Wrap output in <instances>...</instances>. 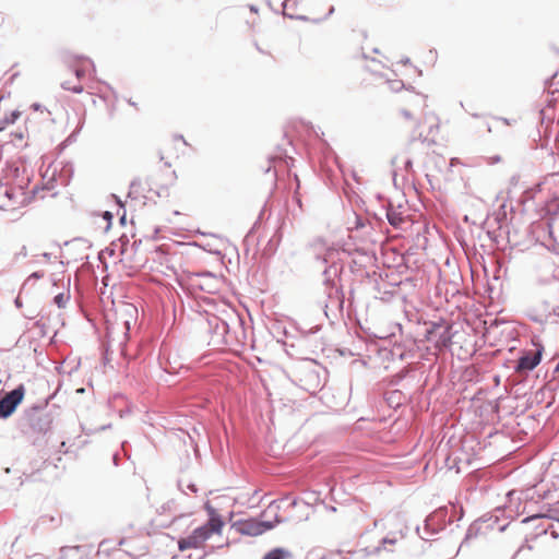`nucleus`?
I'll use <instances>...</instances> for the list:
<instances>
[{"mask_svg": "<svg viewBox=\"0 0 559 559\" xmlns=\"http://www.w3.org/2000/svg\"><path fill=\"white\" fill-rule=\"evenodd\" d=\"M314 246L319 248L316 253V261L324 265L322 272L323 285L329 304L342 309L344 296L338 282L343 272V263L340 259V252L334 247L326 246L322 239L317 240Z\"/></svg>", "mask_w": 559, "mask_h": 559, "instance_id": "nucleus-1", "label": "nucleus"}, {"mask_svg": "<svg viewBox=\"0 0 559 559\" xmlns=\"http://www.w3.org/2000/svg\"><path fill=\"white\" fill-rule=\"evenodd\" d=\"M204 510L207 514L206 523L195 527L189 535L178 540L180 551L204 548L206 542L214 535L223 534L225 522L218 510L210 501L204 503Z\"/></svg>", "mask_w": 559, "mask_h": 559, "instance_id": "nucleus-2", "label": "nucleus"}, {"mask_svg": "<svg viewBox=\"0 0 559 559\" xmlns=\"http://www.w3.org/2000/svg\"><path fill=\"white\" fill-rule=\"evenodd\" d=\"M452 324L440 318L438 321L425 322L424 340L432 343L437 349L448 348L452 344Z\"/></svg>", "mask_w": 559, "mask_h": 559, "instance_id": "nucleus-3", "label": "nucleus"}, {"mask_svg": "<svg viewBox=\"0 0 559 559\" xmlns=\"http://www.w3.org/2000/svg\"><path fill=\"white\" fill-rule=\"evenodd\" d=\"M281 522L282 520L280 515L275 513L273 520H260L257 518L239 519L233 522L231 528L240 535L258 537L265 532L273 530Z\"/></svg>", "mask_w": 559, "mask_h": 559, "instance_id": "nucleus-4", "label": "nucleus"}, {"mask_svg": "<svg viewBox=\"0 0 559 559\" xmlns=\"http://www.w3.org/2000/svg\"><path fill=\"white\" fill-rule=\"evenodd\" d=\"M207 331L211 334V342L214 345H231L228 340V319L227 308L223 309L219 314L206 313Z\"/></svg>", "mask_w": 559, "mask_h": 559, "instance_id": "nucleus-5", "label": "nucleus"}, {"mask_svg": "<svg viewBox=\"0 0 559 559\" xmlns=\"http://www.w3.org/2000/svg\"><path fill=\"white\" fill-rule=\"evenodd\" d=\"M24 417L28 426L38 433H46L50 430L53 416L41 406H33L25 411Z\"/></svg>", "mask_w": 559, "mask_h": 559, "instance_id": "nucleus-6", "label": "nucleus"}, {"mask_svg": "<svg viewBox=\"0 0 559 559\" xmlns=\"http://www.w3.org/2000/svg\"><path fill=\"white\" fill-rule=\"evenodd\" d=\"M228 319V340L231 341V345L245 344L247 340V332L245 329V319L235 309L227 308Z\"/></svg>", "mask_w": 559, "mask_h": 559, "instance_id": "nucleus-7", "label": "nucleus"}, {"mask_svg": "<svg viewBox=\"0 0 559 559\" xmlns=\"http://www.w3.org/2000/svg\"><path fill=\"white\" fill-rule=\"evenodd\" d=\"M24 395L25 388L23 384H20L15 389L5 392L0 397V418L5 419L10 417L22 403Z\"/></svg>", "mask_w": 559, "mask_h": 559, "instance_id": "nucleus-8", "label": "nucleus"}, {"mask_svg": "<svg viewBox=\"0 0 559 559\" xmlns=\"http://www.w3.org/2000/svg\"><path fill=\"white\" fill-rule=\"evenodd\" d=\"M536 349L524 352L514 366V370L519 373L534 370L542 360L544 346L540 343H533Z\"/></svg>", "mask_w": 559, "mask_h": 559, "instance_id": "nucleus-9", "label": "nucleus"}, {"mask_svg": "<svg viewBox=\"0 0 559 559\" xmlns=\"http://www.w3.org/2000/svg\"><path fill=\"white\" fill-rule=\"evenodd\" d=\"M301 378L299 381L301 382V388L308 391L309 393H314L322 386V382L319 376L318 370L314 367H304L300 369Z\"/></svg>", "mask_w": 559, "mask_h": 559, "instance_id": "nucleus-10", "label": "nucleus"}, {"mask_svg": "<svg viewBox=\"0 0 559 559\" xmlns=\"http://www.w3.org/2000/svg\"><path fill=\"white\" fill-rule=\"evenodd\" d=\"M215 282V276L210 272L194 273L189 277V285L192 289L212 293L214 288L211 283Z\"/></svg>", "mask_w": 559, "mask_h": 559, "instance_id": "nucleus-11", "label": "nucleus"}, {"mask_svg": "<svg viewBox=\"0 0 559 559\" xmlns=\"http://www.w3.org/2000/svg\"><path fill=\"white\" fill-rule=\"evenodd\" d=\"M542 311H537V309L532 308L527 311V317L531 321L539 324H546L550 322L551 314H550V306L549 302L544 300L540 305Z\"/></svg>", "mask_w": 559, "mask_h": 559, "instance_id": "nucleus-12", "label": "nucleus"}, {"mask_svg": "<svg viewBox=\"0 0 559 559\" xmlns=\"http://www.w3.org/2000/svg\"><path fill=\"white\" fill-rule=\"evenodd\" d=\"M348 253H357L367 262H371L374 259V248L372 243H364L361 246H355L353 249H347Z\"/></svg>", "mask_w": 559, "mask_h": 559, "instance_id": "nucleus-13", "label": "nucleus"}, {"mask_svg": "<svg viewBox=\"0 0 559 559\" xmlns=\"http://www.w3.org/2000/svg\"><path fill=\"white\" fill-rule=\"evenodd\" d=\"M386 218L390 225L393 227H400L404 222L402 214L394 210L392 206L386 210Z\"/></svg>", "mask_w": 559, "mask_h": 559, "instance_id": "nucleus-14", "label": "nucleus"}, {"mask_svg": "<svg viewBox=\"0 0 559 559\" xmlns=\"http://www.w3.org/2000/svg\"><path fill=\"white\" fill-rule=\"evenodd\" d=\"M290 552L284 548H274L269 551L263 559H289Z\"/></svg>", "mask_w": 559, "mask_h": 559, "instance_id": "nucleus-15", "label": "nucleus"}, {"mask_svg": "<svg viewBox=\"0 0 559 559\" xmlns=\"http://www.w3.org/2000/svg\"><path fill=\"white\" fill-rule=\"evenodd\" d=\"M539 119L542 123H546V126L552 123L554 121V108L550 105H547L545 108L539 110Z\"/></svg>", "mask_w": 559, "mask_h": 559, "instance_id": "nucleus-16", "label": "nucleus"}, {"mask_svg": "<svg viewBox=\"0 0 559 559\" xmlns=\"http://www.w3.org/2000/svg\"><path fill=\"white\" fill-rule=\"evenodd\" d=\"M403 394L399 390L391 391L386 394V402L390 406H399L402 404Z\"/></svg>", "mask_w": 559, "mask_h": 559, "instance_id": "nucleus-17", "label": "nucleus"}, {"mask_svg": "<svg viewBox=\"0 0 559 559\" xmlns=\"http://www.w3.org/2000/svg\"><path fill=\"white\" fill-rule=\"evenodd\" d=\"M269 162L271 164H274L276 162H284L285 165L288 167L290 165V163H293V158L290 156H288L286 154V152L281 151L278 154H276L274 156H270Z\"/></svg>", "mask_w": 559, "mask_h": 559, "instance_id": "nucleus-18", "label": "nucleus"}, {"mask_svg": "<svg viewBox=\"0 0 559 559\" xmlns=\"http://www.w3.org/2000/svg\"><path fill=\"white\" fill-rule=\"evenodd\" d=\"M295 3H296V0H284V2H283L284 15L288 16L289 19L306 21L307 17L305 15H294V14L287 12V10L289 8H292L293 5H295Z\"/></svg>", "mask_w": 559, "mask_h": 559, "instance_id": "nucleus-19", "label": "nucleus"}, {"mask_svg": "<svg viewBox=\"0 0 559 559\" xmlns=\"http://www.w3.org/2000/svg\"><path fill=\"white\" fill-rule=\"evenodd\" d=\"M459 459V456H443L444 465L449 469H455V473H460Z\"/></svg>", "mask_w": 559, "mask_h": 559, "instance_id": "nucleus-20", "label": "nucleus"}, {"mask_svg": "<svg viewBox=\"0 0 559 559\" xmlns=\"http://www.w3.org/2000/svg\"><path fill=\"white\" fill-rule=\"evenodd\" d=\"M20 116H21V111L13 110V111H11L10 115H7L4 118H2L1 121L3 123L4 129L9 124H13L20 118Z\"/></svg>", "mask_w": 559, "mask_h": 559, "instance_id": "nucleus-21", "label": "nucleus"}, {"mask_svg": "<svg viewBox=\"0 0 559 559\" xmlns=\"http://www.w3.org/2000/svg\"><path fill=\"white\" fill-rule=\"evenodd\" d=\"M70 300V294L60 293L55 296L53 302L57 305L58 308H64Z\"/></svg>", "mask_w": 559, "mask_h": 559, "instance_id": "nucleus-22", "label": "nucleus"}, {"mask_svg": "<svg viewBox=\"0 0 559 559\" xmlns=\"http://www.w3.org/2000/svg\"><path fill=\"white\" fill-rule=\"evenodd\" d=\"M61 87L66 91H71L75 94H81L83 92V86L81 84L71 85L69 81H66L61 84Z\"/></svg>", "mask_w": 559, "mask_h": 559, "instance_id": "nucleus-23", "label": "nucleus"}, {"mask_svg": "<svg viewBox=\"0 0 559 559\" xmlns=\"http://www.w3.org/2000/svg\"><path fill=\"white\" fill-rule=\"evenodd\" d=\"M141 187V181L139 179H134L130 183V190L128 193L129 198H136L138 189Z\"/></svg>", "mask_w": 559, "mask_h": 559, "instance_id": "nucleus-24", "label": "nucleus"}, {"mask_svg": "<svg viewBox=\"0 0 559 559\" xmlns=\"http://www.w3.org/2000/svg\"><path fill=\"white\" fill-rule=\"evenodd\" d=\"M45 275L44 271L33 272L24 282L23 286L29 285L33 281L40 280Z\"/></svg>", "mask_w": 559, "mask_h": 559, "instance_id": "nucleus-25", "label": "nucleus"}, {"mask_svg": "<svg viewBox=\"0 0 559 559\" xmlns=\"http://www.w3.org/2000/svg\"><path fill=\"white\" fill-rule=\"evenodd\" d=\"M550 314H551L550 322L559 323V307L552 308V310L550 311Z\"/></svg>", "mask_w": 559, "mask_h": 559, "instance_id": "nucleus-26", "label": "nucleus"}, {"mask_svg": "<svg viewBox=\"0 0 559 559\" xmlns=\"http://www.w3.org/2000/svg\"><path fill=\"white\" fill-rule=\"evenodd\" d=\"M390 87L392 91L397 92L404 87V83L402 81H393L391 82Z\"/></svg>", "mask_w": 559, "mask_h": 559, "instance_id": "nucleus-27", "label": "nucleus"}, {"mask_svg": "<svg viewBox=\"0 0 559 559\" xmlns=\"http://www.w3.org/2000/svg\"><path fill=\"white\" fill-rule=\"evenodd\" d=\"M103 218H104L105 221H107V227H106V228L108 229V228L110 227V225H111V221H112V218H114L112 213H111V212H109V211H105V212L103 213Z\"/></svg>", "mask_w": 559, "mask_h": 559, "instance_id": "nucleus-28", "label": "nucleus"}, {"mask_svg": "<svg viewBox=\"0 0 559 559\" xmlns=\"http://www.w3.org/2000/svg\"><path fill=\"white\" fill-rule=\"evenodd\" d=\"M74 74L80 80L85 76L86 72H85L84 68H82L81 66H78L74 70Z\"/></svg>", "mask_w": 559, "mask_h": 559, "instance_id": "nucleus-29", "label": "nucleus"}, {"mask_svg": "<svg viewBox=\"0 0 559 559\" xmlns=\"http://www.w3.org/2000/svg\"><path fill=\"white\" fill-rule=\"evenodd\" d=\"M548 233H549L550 238H552L554 241L557 242L558 241L557 230L555 229V227L551 224H548Z\"/></svg>", "mask_w": 559, "mask_h": 559, "instance_id": "nucleus-30", "label": "nucleus"}, {"mask_svg": "<svg viewBox=\"0 0 559 559\" xmlns=\"http://www.w3.org/2000/svg\"><path fill=\"white\" fill-rule=\"evenodd\" d=\"M76 59H78V61H85V62H87L91 66L92 71L95 72V64H94V62L91 59L82 57V56L76 57Z\"/></svg>", "mask_w": 559, "mask_h": 559, "instance_id": "nucleus-31", "label": "nucleus"}, {"mask_svg": "<svg viewBox=\"0 0 559 559\" xmlns=\"http://www.w3.org/2000/svg\"><path fill=\"white\" fill-rule=\"evenodd\" d=\"M119 240L121 241V253L123 254L126 251L124 246L129 242V239L126 236H121Z\"/></svg>", "mask_w": 559, "mask_h": 559, "instance_id": "nucleus-32", "label": "nucleus"}, {"mask_svg": "<svg viewBox=\"0 0 559 559\" xmlns=\"http://www.w3.org/2000/svg\"><path fill=\"white\" fill-rule=\"evenodd\" d=\"M16 259H19L20 257H27V249H26V246H22L21 250L16 253Z\"/></svg>", "mask_w": 559, "mask_h": 559, "instance_id": "nucleus-33", "label": "nucleus"}, {"mask_svg": "<svg viewBox=\"0 0 559 559\" xmlns=\"http://www.w3.org/2000/svg\"><path fill=\"white\" fill-rule=\"evenodd\" d=\"M111 198L115 200V202L122 209H124V204L122 203V201L120 200L119 197H117L116 194H111Z\"/></svg>", "mask_w": 559, "mask_h": 559, "instance_id": "nucleus-34", "label": "nucleus"}, {"mask_svg": "<svg viewBox=\"0 0 559 559\" xmlns=\"http://www.w3.org/2000/svg\"><path fill=\"white\" fill-rule=\"evenodd\" d=\"M401 114L404 118L406 119H412L413 118V115L411 114V111L406 110V109H402L401 110Z\"/></svg>", "mask_w": 559, "mask_h": 559, "instance_id": "nucleus-35", "label": "nucleus"}, {"mask_svg": "<svg viewBox=\"0 0 559 559\" xmlns=\"http://www.w3.org/2000/svg\"><path fill=\"white\" fill-rule=\"evenodd\" d=\"M404 167H405V170H406V171L411 170V169H412V167H413V162H412V159H409V158H408V159H406Z\"/></svg>", "mask_w": 559, "mask_h": 559, "instance_id": "nucleus-36", "label": "nucleus"}, {"mask_svg": "<svg viewBox=\"0 0 559 559\" xmlns=\"http://www.w3.org/2000/svg\"><path fill=\"white\" fill-rule=\"evenodd\" d=\"M41 255H43V258H44L45 260H47V261H50V260H51V253H49V252H44Z\"/></svg>", "mask_w": 559, "mask_h": 559, "instance_id": "nucleus-37", "label": "nucleus"}, {"mask_svg": "<svg viewBox=\"0 0 559 559\" xmlns=\"http://www.w3.org/2000/svg\"><path fill=\"white\" fill-rule=\"evenodd\" d=\"M119 221H120V223H121L122 225H124V224H126V211H124V210H123V213H122V215L120 216Z\"/></svg>", "mask_w": 559, "mask_h": 559, "instance_id": "nucleus-38", "label": "nucleus"}, {"mask_svg": "<svg viewBox=\"0 0 559 559\" xmlns=\"http://www.w3.org/2000/svg\"><path fill=\"white\" fill-rule=\"evenodd\" d=\"M499 120H501L503 123L510 126L511 124V121L508 119V118H498Z\"/></svg>", "mask_w": 559, "mask_h": 559, "instance_id": "nucleus-39", "label": "nucleus"}, {"mask_svg": "<svg viewBox=\"0 0 559 559\" xmlns=\"http://www.w3.org/2000/svg\"><path fill=\"white\" fill-rule=\"evenodd\" d=\"M556 209L552 210V206L549 207V211H552L554 213H557L559 211V205L555 204Z\"/></svg>", "mask_w": 559, "mask_h": 559, "instance_id": "nucleus-40", "label": "nucleus"}, {"mask_svg": "<svg viewBox=\"0 0 559 559\" xmlns=\"http://www.w3.org/2000/svg\"><path fill=\"white\" fill-rule=\"evenodd\" d=\"M364 224L361 223L360 218L357 217L356 227H362Z\"/></svg>", "mask_w": 559, "mask_h": 559, "instance_id": "nucleus-41", "label": "nucleus"}, {"mask_svg": "<svg viewBox=\"0 0 559 559\" xmlns=\"http://www.w3.org/2000/svg\"><path fill=\"white\" fill-rule=\"evenodd\" d=\"M386 543H389V544H394V543H395V540H394V539H388V538H384V539H383V544H386Z\"/></svg>", "mask_w": 559, "mask_h": 559, "instance_id": "nucleus-42", "label": "nucleus"}, {"mask_svg": "<svg viewBox=\"0 0 559 559\" xmlns=\"http://www.w3.org/2000/svg\"><path fill=\"white\" fill-rule=\"evenodd\" d=\"M559 373V362L556 365L554 369V374Z\"/></svg>", "mask_w": 559, "mask_h": 559, "instance_id": "nucleus-43", "label": "nucleus"}, {"mask_svg": "<svg viewBox=\"0 0 559 559\" xmlns=\"http://www.w3.org/2000/svg\"><path fill=\"white\" fill-rule=\"evenodd\" d=\"M15 305H16V307H21V301L19 298L15 299Z\"/></svg>", "mask_w": 559, "mask_h": 559, "instance_id": "nucleus-44", "label": "nucleus"}, {"mask_svg": "<svg viewBox=\"0 0 559 559\" xmlns=\"http://www.w3.org/2000/svg\"><path fill=\"white\" fill-rule=\"evenodd\" d=\"M333 12H334V7H331L330 10H329L328 15H331Z\"/></svg>", "mask_w": 559, "mask_h": 559, "instance_id": "nucleus-45", "label": "nucleus"}, {"mask_svg": "<svg viewBox=\"0 0 559 559\" xmlns=\"http://www.w3.org/2000/svg\"><path fill=\"white\" fill-rule=\"evenodd\" d=\"M250 10H251V11H253V12H257V11H258L257 7H254V5H251V7H250Z\"/></svg>", "mask_w": 559, "mask_h": 559, "instance_id": "nucleus-46", "label": "nucleus"}, {"mask_svg": "<svg viewBox=\"0 0 559 559\" xmlns=\"http://www.w3.org/2000/svg\"><path fill=\"white\" fill-rule=\"evenodd\" d=\"M399 357H400L401 359H404V358L406 357V355H405L404 353H402V354H399Z\"/></svg>", "mask_w": 559, "mask_h": 559, "instance_id": "nucleus-47", "label": "nucleus"}, {"mask_svg": "<svg viewBox=\"0 0 559 559\" xmlns=\"http://www.w3.org/2000/svg\"><path fill=\"white\" fill-rule=\"evenodd\" d=\"M17 75H19V73H14V74H12V76H11V81H13Z\"/></svg>", "mask_w": 559, "mask_h": 559, "instance_id": "nucleus-48", "label": "nucleus"}, {"mask_svg": "<svg viewBox=\"0 0 559 559\" xmlns=\"http://www.w3.org/2000/svg\"><path fill=\"white\" fill-rule=\"evenodd\" d=\"M193 432L200 436L199 429H197L195 427L193 428Z\"/></svg>", "mask_w": 559, "mask_h": 559, "instance_id": "nucleus-49", "label": "nucleus"}, {"mask_svg": "<svg viewBox=\"0 0 559 559\" xmlns=\"http://www.w3.org/2000/svg\"><path fill=\"white\" fill-rule=\"evenodd\" d=\"M396 162V157L392 158L391 164L394 166Z\"/></svg>", "mask_w": 559, "mask_h": 559, "instance_id": "nucleus-50", "label": "nucleus"}, {"mask_svg": "<svg viewBox=\"0 0 559 559\" xmlns=\"http://www.w3.org/2000/svg\"><path fill=\"white\" fill-rule=\"evenodd\" d=\"M397 376H399L400 379H402V378L405 377V373L404 372L403 373H399Z\"/></svg>", "mask_w": 559, "mask_h": 559, "instance_id": "nucleus-51", "label": "nucleus"}, {"mask_svg": "<svg viewBox=\"0 0 559 559\" xmlns=\"http://www.w3.org/2000/svg\"><path fill=\"white\" fill-rule=\"evenodd\" d=\"M499 160H500V157H499V156H496V157L493 158V162H499Z\"/></svg>", "mask_w": 559, "mask_h": 559, "instance_id": "nucleus-52", "label": "nucleus"}, {"mask_svg": "<svg viewBox=\"0 0 559 559\" xmlns=\"http://www.w3.org/2000/svg\"><path fill=\"white\" fill-rule=\"evenodd\" d=\"M395 177H396V170L394 169L393 170V179L395 180Z\"/></svg>", "mask_w": 559, "mask_h": 559, "instance_id": "nucleus-53", "label": "nucleus"}, {"mask_svg": "<svg viewBox=\"0 0 559 559\" xmlns=\"http://www.w3.org/2000/svg\"><path fill=\"white\" fill-rule=\"evenodd\" d=\"M194 454H199V449H198V447H195V449H194Z\"/></svg>", "mask_w": 559, "mask_h": 559, "instance_id": "nucleus-54", "label": "nucleus"}, {"mask_svg": "<svg viewBox=\"0 0 559 559\" xmlns=\"http://www.w3.org/2000/svg\"><path fill=\"white\" fill-rule=\"evenodd\" d=\"M129 104H130L131 106H135V103H134V102L129 100Z\"/></svg>", "mask_w": 559, "mask_h": 559, "instance_id": "nucleus-55", "label": "nucleus"}, {"mask_svg": "<svg viewBox=\"0 0 559 559\" xmlns=\"http://www.w3.org/2000/svg\"><path fill=\"white\" fill-rule=\"evenodd\" d=\"M271 170V165L265 169V173H269Z\"/></svg>", "mask_w": 559, "mask_h": 559, "instance_id": "nucleus-56", "label": "nucleus"}]
</instances>
